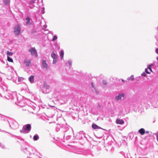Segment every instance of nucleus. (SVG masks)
Masks as SVG:
<instances>
[{
  "instance_id": "obj_1",
  "label": "nucleus",
  "mask_w": 158,
  "mask_h": 158,
  "mask_svg": "<svg viewBox=\"0 0 158 158\" xmlns=\"http://www.w3.org/2000/svg\"><path fill=\"white\" fill-rule=\"evenodd\" d=\"M31 129V126L29 124L24 125L23 127V130L24 133H27L29 132Z\"/></svg>"
},
{
  "instance_id": "obj_2",
  "label": "nucleus",
  "mask_w": 158,
  "mask_h": 158,
  "mask_svg": "<svg viewBox=\"0 0 158 158\" xmlns=\"http://www.w3.org/2000/svg\"><path fill=\"white\" fill-rule=\"evenodd\" d=\"M29 51L31 52L32 56H35L36 57H37L38 55L36 50L34 48H31L29 50Z\"/></svg>"
},
{
  "instance_id": "obj_3",
  "label": "nucleus",
  "mask_w": 158,
  "mask_h": 158,
  "mask_svg": "<svg viewBox=\"0 0 158 158\" xmlns=\"http://www.w3.org/2000/svg\"><path fill=\"white\" fill-rule=\"evenodd\" d=\"M15 30L14 32L15 34L17 35H19L21 29L18 25H17L15 27Z\"/></svg>"
},
{
  "instance_id": "obj_4",
  "label": "nucleus",
  "mask_w": 158,
  "mask_h": 158,
  "mask_svg": "<svg viewBox=\"0 0 158 158\" xmlns=\"http://www.w3.org/2000/svg\"><path fill=\"white\" fill-rule=\"evenodd\" d=\"M51 57L53 59V63L55 64L57 61V56L54 53V52H53L51 54Z\"/></svg>"
},
{
  "instance_id": "obj_5",
  "label": "nucleus",
  "mask_w": 158,
  "mask_h": 158,
  "mask_svg": "<svg viewBox=\"0 0 158 158\" xmlns=\"http://www.w3.org/2000/svg\"><path fill=\"white\" fill-rule=\"evenodd\" d=\"M138 133L142 135L145 134V131L144 128H141L138 131Z\"/></svg>"
},
{
  "instance_id": "obj_6",
  "label": "nucleus",
  "mask_w": 158,
  "mask_h": 158,
  "mask_svg": "<svg viewBox=\"0 0 158 158\" xmlns=\"http://www.w3.org/2000/svg\"><path fill=\"white\" fill-rule=\"evenodd\" d=\"M31 63V60L27 59H25L24 61V63L27 66H29Z\"/></svg>"
},
{
  "instance_id": "obj_7",
  "label": "nucleus",
  "mask_w": 158,
  "mask_h": 158,
  "mask_svg": "<svg viewBox=\"0 0 158 158\" xmlns=\"http://www.w3.org/2000/svg\"><path fill=\"white\" fill-rule=\"evenodd\" d=\"M42 64L43 65V66L44 68H45L46 69H47L48 65L45 60H43L42 61Z\"/></svg>"
},
{
  "instance_id": "obj_8",
  "label": "nucleus",
  "mask_w": 158,
  "mask_h": 158,
  "mask_svg": "<svg viewBox=\"0 0 158 158\" xmlns=\"http://www.w3.org/2000/svg\"><path fill=\"white\" fill-rule=\"evenodd\" d=\"M153 66V64H148L147 66V68L148 69L150 72H153L152 70V66Z\"/></svg>"
},
{
  "instance_id": "obj_9",
  "label": "nucleus",
  "mask_w": 158,
  "mask_h": 158,
  "mask_svg": "<svg viewBox=\"0 0 158 158\" xmlns=\"http://www.w3.org/2000/svg\"><path fill=\"white\" fill-rule=\"evenodd\" d=\"M92 127L94 129H97L99 128V127L97 125L93 123L92 125Z\"/></svg>"
},
{
  "instance_id": "obj_10",
  "label": "nucleus",
  "mask_w": 158,
  "mask_h": 158,
  "mask_svg": "<svg viewBox=\"0 0 158 158\" xmlns=\"http://www.w3.org/2000/svg\"><path fill=\"white\" fill-rule=\"evenodd\" d=\"M34 76H31L29 78V80L31 83H33L34 81Z\"/></svg>"
},
{
  "instance_id": "obj_11",
  "label": "nucleus",
  "mask_w": 158,
  "mask_h": 158,
  "mask_svg": "<svg viewBox=\"0 0 158 158\" xmlns=\"http://www.w3.org/2000/svg\"><path fill=\"white\" fill-rule=\"evenodd\" d=\"M125 94L124 93H119V100L121 99L122 97H124Z\"/></svg>"
},
{
  "instance_id": "obj_12",
  "label": "nucleus",
  "mask_w": 158,
  "mask_h": 158,
  "mask_svg": "<svg viewBox=\"0 0 158 158\" xmlns=\"http://www.w3.org/2000/svg\"><path fill=\"white\" fill-rule=\"evenodd\" d=\"M127 80L128 81L131 80L133 81L134 80V76L133 75H131L130 77H128L127 78Z\"/></svg>"
},
{
  "instance_id": "obj_13",
  "label": "nucleus",
  "mask_w": 158,
  "mask_h": 158,
  "mask_svg": "<svg viewBox=\"0 0 158 158\" xmlns=\"http://www.w3.org/2000/svg\"><path fill=\"white\" fill-rule=\"evenodd\" d=\"M124 123V120L123 119H119V124L122 125Z\"/></svg>"
},
{
  "instance_id": "obj_14",
  "label": "nucleus",
  "mask_w": 158,
  "mask_h": 158,
  "mask_svg": "<svg viewBox=\"0 0 158 158\" xmlns=\"http://www.w3.org/2000/svg\"><path fill=\"white\" fill-rule=\"evenodd\" d=\"M6 54L7 56H12L13 54V53L12 52H10L8 51L7 52Z\"/></svg>"
},
{
  "instance_id": "obj_15",
  "label": "nucleus",
  "mask_w": 158,
  "mask_h": 158,
  "mask_svg": "<svg viewBox=\"0 0 158 158\" xmlns=\"http://www.w3.org/2000/svg\"><path fill=\"white\" fill-rule=\"evenodd\" d=\"M7 60L9 62H13V59L11 58L10 57H9V56H8L7 57Z\"/></svg>"
},
{
  "instance_id": "obj_16",
  "label": "nucleus",
  "mask_w": 158,
  "mask_h": 158,
  "mask_svg": "<svg viewBox=\"0 0 158 158\" xmlns=\"http://www.w3.org/2000/svg\"><path fill=\"white\" fill-rule=\"evenodd\" d=\"M64 53L63 50H62L60 51V56L61 59H63V58Z\"/></svg>"
},
{
  "instance_id": "obj_17",
  "label": "nucleus",
  "mask_w": 158,
  "mask_h": 158,
  "mask_svg": "<svg viewBox=\"0 0 158 158\" xmlns=\"http://www.w3.org/2000/svg\"><path fill=\"white\" fill-rule=\"evenodd\" d=\"M120 154V155H122L125 158H127L125 156V153H124V152H122V151H121V152H120L119 153V154Z\"/></svg>"
},
{
  "instance_id": "obj_18",
  "label": "nucleus",
  "mask_w": 158,
  "mask_h": 158,
  "mask_svg": "<svg viewBox=\"0 0 158 158\" xmlns=\"http://www.w3.org/2000/svg\"><path fill=\"white\" fill-rule=\"evenodd\" d=\"M26 20L27 21L26 23L27 24H28V23L30 22V19L29 17H27L26 18Z\"/></svg>"
},
{
  "instance_id": "obj_19",
  "label": "nucleus",
  "mask_w": 158,
  "mask_h": 158,
  "mask_svg": "<svg viewBox=\"0 0 158 158\" xmlns=\"http://www.w3.org/2000/svg\"><path fill=\"white\" fill-rule=\"evenodd\" d=\"M38 139V137L37 135H35L33 137V139L35 140H37Z\"/></svg>"
},
{
  "instance_id": "obj_20",
  "label": "nucleus",
  "mask_w": 158,
  "mask_h": 158,
  "mask_svg": "<svg viewBox=\"0 0 158 158\" xmlns=\"http://www.w3.org/2000/svg\"><path fill=\"white\" fill-rule=\"evenodd\" d=\"M144 72L146 73H147V74H150V72L148 71V68H146L145 69V72Z\"/></svg>"
},
{
  "instance_id": "obj_21",
  "label": "nucleus",
  "mask_w": 158,
  "mask_h": 158,
  "mask_svg": "<svg viewBox=\"0 0 158 158\" xmlns=\"http://www.w3.org/2000/svg\"><path fill=\"white\" fill-rule=\"evenodd\" d=\"M57 37L56 35H54L52 39V41H54L57 40Z\"/></svg>"
},
{
  "instance_id": "obj_22",
  "label": "nucleus",
  "mask_w": 158,
  "mask_h": 158,
  "mask_svg": "<svg viewBox=\"0 0 158 158\" xmlns=\"http://www.w3.org/2000/svg\"><path fill=\"white\" fill-rule=\"evenodd\" d=\"M141 76L143 77H146L147 76V74H146V73L144 72H143L141 74Z\"/></svg>"
},
{
  "instance_id": "obj_23",
  "label": "nucleus",
  "mask_w": 158,
  "mask_h": 158,
  "mask_svg": "<svg viewBox=\"0 0 158 158\" xmlns=\"http://www.w3.org/2000/svg\"><path fill=\"white\" fill-rule=\"evenodd\" d=\"M8 0H4L3 2L5 4H6L8 3Z\"/></svg>"
},
{
  "instance_id": "obj_24",
  "label": "nucleus",
  "mask_w": 158,
  "mask_h": 158,
  "mask_svg": "<svg viewBox=\"0 0 158 158\" xmlns=\"http://www.w3.org/2000/svg\"><path fill=\"white\" fill-rule=\"evenodd\" d=\"M102 83L104 85H106L107 84L106 81L105 80L102 81Z\"/></svg>"
},
{
  "instance_id": "obj_25",
  "label": "nucleus",
  "mask_w": 158,
  "mask_h": 158,
  "mask_svg": "<svg viewBox=\"0 0 158 158\" xmlns=\"http://www.w3.org/2000/svg\"><path fill=\"white\" fill-rule=\"evenodd\" d=\"M156 53L158 55V48H157L155 49Z\"/></svg>"
},
{
  "instance_id": "obj_26",
  "label": "nucleus",
  "mask_w": 158,
  "mask_h": 158,
  "mask_svg": "<svg viewBox=\"0 0 158 158\" xmlns=\"http://www.w3.org/2000/svg\"><path fill=\"white\" fill-rule=\"evenodd\" d=\"M124 127H123L122 128H121V127H120V126H119V130H123V129H124Z\"/></svg>"
},
{
  "instance_id": "obj_27",
  "label": "nucleus",
  "mask_w": 158,
  "mask_h": 158,
  "mask_svg": "<svg viewBox=\"0 0 158 158\" xmlns=\"http://www.w3.org/2000/svg\"><path fill=\"white\" fill-rule=\"evenodd\" d=\"M123 138L124 139L123 140H122V141H125V139H127V137L125 136H124L123 137Z\"/></svg>"
},
{
  "instance_id": "obj_28",
  "label": "nucleus",
  "mask_w": 158,
  "mask_h": 158,
  "mask_svg": "<svg viewBox=\"0 0 158 158\" xmlns=\"http://www.w3.org/2000/svg\"><path fill=\"white\" fill-rule=\"evenodd\" d=\"M44 87H45V88H46V89L48 88L49 87V85L46 86V85H44Z\"/></svg>"
},
{
  "instance_id": "obj_29",
  "label": "nucleus",
  "mask_w": 158,
  "mask_h": 158,
  "mask_svg": "<svg viewBox=\"0 0 158 158\" xmlns=\"http://www.w3.org/2000/svg\"><path fill=\"white\" fill-rule=\"evenodd\" d=\"M116 123H117V124L118 123V119H117V120H116Z\"/></svg>"
},
{
  "instance_id": "obj_30",
  "label": "nucleus",
  "mask_w": 158,
  "mask_h": 158,
  "mask_svg": "<svg viewBox=\"0 0 158 158\" xmlns=\"http://www.w3.org/2000/svg\"><path fill=\"white\" fill-rule=\"evenodd\" d=\"M116 98L117 100H118V96H117L116 97Z\"/></svg>"
},
{
  "instance_id": "obj_31",
  "label": "nucleus",
  "mask_w": 158,
  "mask_h": 158,
  "mask_svg": "<svg viewBox=\"0 0 158 158\" xmlns=\"http://www.w3.org/2000/svg\"><path fill=\"white\" fill-rule=\"evenodd\" d=\"M149 131H145V133L146 134H148L149 133Z\"/></svg>"
},
{
  "instance_id": "obj_32",
  "label": "nucleus",
  "mask_w": 158,
  "mask_h": 158,
  "mask_svg": "<svg viewBox=\"0 0 158 158\" xmlns=\"http://www.w3.org/2000/svg\"><path fill=\"white\" fill-rule=\"evenodd\" d=\"M121 80L124 83V82H125V81L123 79H121Z\"/></svg>"
},
{
  "instance_id": "obj_33",
  "label": "nucleus",
  "mask_w": 158,
  "mask_h": 158,
  "mask_svg": "<svg viewBox=\"0 0 158 158\" xmlns=\"http://www.w3.org/2000/svg\"><path fill=\"white\" fill-rule=\"evenodd\" d=\"M68 63L70 65L71 64V62L70 61H69Z\"/></svg>"
},
{
  "instance_id": "obj_34",
  "label": "nucleus",
  "mask_w": 158,
  "mask_h": 158,
  "mask_svg": "<svg viewBox=\"0 0 158 158\" xmlns=\"http://www.w3.org/2000/svg\"><path fill=\"white\" fill-rule=\"evenodd\" d=\"M91 85H92V87H93L94 86H93V83H91Z\"/></svg>"
},
{
  "instance_id": "obj_35",
  "label": "nucleus",
  "mask_w": 158,
  "mask_h": 158,
  "mask_svg": "<svg viewBox=\"0 0 158 158\" xmlns=\"http://www.w3.org/2000/svg\"><path fill=\"white\" fill-rule=\"evenodd\" d=\"M156 60L158 61V56L156 57Z\"/></svg>"
},
{
  "instance_id": "obj_36",
  "label": "nucleus",
  "mask_w": 158,
  "mask_h": 158,
  "mask_svg": "<svg viewBox=\"0 0 158 158\" xmlns=\"http://www.w3.org/2000/svg\"><path fill=\"white\" fill-rule=\"evenodd\" d=\"M20 131L21 132V133H22L23 132V131L22 130H20Z\"/></svg>"
},
{
  "instance_id": "obj_37",
  "label": "nucleus",
  "mask_w": 158,
  "mask_h": 158,
  "mask_svg": "<svg viewBox=\"0 0 158 158\" xmlns=\"http://www.w3.org/2000/svg\"><path fill=\"white\" fill-rule=\"evenodd\" d=\"M157 30L158 31V26L157 27Z\"/></svg>"
},
{
  "instance_id": "obj_38",
  "label": "nucleus",
  "mask_w": 158,
  "mask_h": 158,
  "mask_svg": "<svg viewBox=\"0 0 158 158\" xmlns=\"http://www.w3.org/2000/svg\"><path fill=\"white\" fill-rule=\"evenodd\" d=\"M131 134V133H129V135H130Z\"/></svg>"
},
{
  "instance_id": "obj_39",
  "label": "nucleus",
  "mask_w": 158,
  "mask_h": 158,
  "mask_svg": "<svg viewBox=\"0 0 158 158\" xmlns=\"http://www.w3.org/2000/svg\"><path fill=\"white\" fill-rule=\"evenodd\" d=\"M131 136H130V138H131Z\"/></svg>"
},
{
  "instance_id": "obj_40",
  "label": "nucleus",
  "mask_w": 158,
  "mask_h": 158,
  "mask_svg": "<svg viewBox=\"0 0 158 158\" xmlns=\"http://www.w3.org/2000/svg\"><path fill=\"white\" fill-rule=\"evenodd\" d=\"M131 158H132V157H131Z\"/></svg>"
}]
</instances>
